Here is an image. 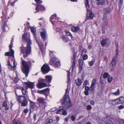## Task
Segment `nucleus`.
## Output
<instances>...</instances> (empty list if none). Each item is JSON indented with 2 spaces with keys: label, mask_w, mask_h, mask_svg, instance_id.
<instances>
[{
  "label": "nucleus",
  "mask_w": 124,
  "mask_h": 124,
  "mask_svg": "<svg viewBox=\"0 0 124 124\" xmlns=\"http://www.w3.org/2000/svg\"><path fill=\"white\" fill-rule=\"evenodd\" d=\"M22 63L23 67L22 68L23 72L25 75V76L27 77L29 73V67L31 66V63L30 61L27 62L23 60L22 58H21Z\"/></svg>",
  "instance_id": "3"
},
{
  "label": "nucleus",
  "mask_w": 124,
  "mask_h": 124,
  "mask_svg": "<svg viewBox=\"0 0 124 124\" xmlns=\"http://www.w3.org/2000/svg\"><path fill=\"white\" fill-rule=\"evenodd\" d=\"M64 108L58 110L57 112L56 113L57 114H62V112Z\"/></svg>",
  "instance_id": "34"
},
{
  "label": "nucleus",
  "mask_w": 124,
  "mask_h": 124,
  "mask_svg": "<svg viewBox=\"0 0 124 124\" xmlns=\"http://www.w3.org/2000/svg\"><path fill=\"white\" fill-rule=\"evenodd\" d=\"M66 33L67 36H70L71 38H72V36L71 34L69 32L67 31L66 32Z\"/></svg>",
  "instance_id": "42"
},
{
  "label": "nucleus",
  "mask_w": 124,
  "mask_h": 124,
  "mask_svg": "<svg viewBox=\"0 0 124 124\" xmlns=\"http://www.w3.org/2000/svg\"><path fill=\"white\" fill-rule=\"evenodd\" d=\"M120 93V90L119 89L117 90L116 92L113 93V94L115 96L118 95Z\"/></svg>",
  "instance_id": "32"
},
{
  "label": "nucleus",
  "mask_w": 124,
  "mask_h": 124,
  "mask_svg": "<svg viewBox=\"0 0 124 124\" xmlns=\"http://www.w3.org/2000/svg\"><path fill=\"white\" fill-rule=\"evenodd\" d=\"M13 42V41H11V44L9 46V51L5 53V56H9L11 55L13 58L14 57V51L12 49V46L13 45L12 42Z\"/></svg>",
  "instance_id": "6"
},
{
  "label": "nucleus",
  "mask_w": 124,
  "mask_h": 124,
  "mask_svg": "<svg viewBox=\"0 0 124 124\" xmlns=\"http://www.w3.org/2000/svg\"><path fill=\"white\" fill-rule=\"evenodd\" d=\"M8 65V68H11L13 67V66L11 65L10 62L9 61H8L7 63Z\"/></svg>",
  "instance_id": "44"
},
{
  "label": "nucleus",
  "mask_w": 124,
  "mask_h": 124,
  "mask_svg": "<svg viewBox=\"0 0 124 124\" xmlns=\"http://www.w3.org/2000/svg\"><path fill=\"white\" fill-rule=\"evenodd\" d=\"M21 105L22 106H25L27 104L28 101L26 100V99L24 100L22 102H21Z\"/></svg>",
  "instance_id": "24"
},
{
  "label": "nucleus",
  "mask_w": 124,
  "mask_h": 124,
  "mask_svg": "<svg viewBox=\"0 0 124 124\" xmlns=\"http://www.w3.org/2000/svg\"><path fill=\"white\" fill-rule=\"evenodd\" d=\"M67 111L65 110H64L63 109V110L62 112V114L63 115H66L67 114Z\"/></svg>",
  "instance_id": "49"
},
{
  "label": "nucleus",
  "mask_w": 124,
  "mask_h": 124,
  "mask_svg": "<svg viewBox=\"0 0 124 124\" xmlns=\"http://www.w3.org/2000/svg\"><path fill=\"white\" fill-rule=\"evenodd\" d=\"M119 100L120 104L124 102V97H121L120 99H119Z\"/></svg>",
  "instance_id": "33"
},
{
  "label": "nucleus",
  "mask_w": 124,
  "mask_h": 124,
  "mask_svg": "<svg viewBox=\"0 0 124 124\" xmlns=\"http://www.w3.org/2000/svg\"><path fill=\"white\" fill-rule=\"evenodd\" d=\"M62 39L64 41V42H67L68 41V39H67L66 37H65L64 36L63 37Z\"/></svg>",
  "instance_id": "47"
},
{
  "label": "nucleus",
  "mask_w": 124,
  "mask_h": 124,
  "mask_svg": "<svg viewBox=\"0 0 124 124\" xmlns=\"http://www.w3.org/2000/svg\"><path fill=\"white\" fill-rule=\"evenodd\" d=\"M70 74L69 72H68L67 74V78H68V81L67 82L68 83H69L70 81Z\"/></svg>",
  "instance_id": "45"
},
{
  "label": "nucleus",
  "mask_w": 124,
  "mask_h": 124,
  "mask_svg": "<svg viewBox=\"0 0 124 124\" xmlns=\"http://www.w3.org/2000/svg\"><path fill=\"white\" fill-rule=\"evenodd\" d=\"M110 42L109 40L108 39H103L101 42L102 46H104L105 44H107Z\"/></svg>",
  "instance_id": "16"
},
{
  "label": "nucleus",
  "mask_w": 124,
  "mask_h": 124,
  "mask_svg": "<svg viewBox=\"0 0 124 124\" xmlns=\"http://www.w3.org/2000/svg\"><path fill=\"white\" fill-rule=\"evenodd\" d=\"M53 122V120L52 119H47L45 122V124H50Z\"/></svg>",
  "instance_id": "27"
},
{
  "label": "nucleus",
  "mask_w": 124,
  "mask_h": 124,
  "mask_svg": "<svg viewBox=\"0 0 124 124\" xmlns=\"http://www.w3.org/2000/svg\"><path fill=\"white\" fill-rule=\"evenodd\" d=\"M46 84L43 82H40V79L39 80V83L37 85V87L39 88H43L46 86Z\"/></svg>",
  "instance_id": "15"
},
{
  "label": "nucleus",
  "mask_w": 124,
  "mask_h": 124,
  "mask_svg": "<svg viewBox=\"0 0 124 124\" xmlns=\"http://www.w3.org/2000/svg\"><path fill=\"white\" fill-rule=\"evenodd\" d=\"M94 89V87L93 86L91 85L90 90L91 91H93Z\"/></svg>",
  "instance_id": "56"
},
{
  "label": "nucleus",
  "mask_w": 124,
  "mask_h": 124,
  "mask_svg": "<svg viewBox=\"0 0 124 124\" xmlns=\"http://www.w3.org/2000/svg\"><path fill=\"white\" fill-rule=\"evenodd\" d=\"M75 54L74 53L73 54V62L72 63V70L73 69V68H74V67H75Z\"/></svg>",
  "instance_id": "22"
},
{
  "label": "nucleus",
  "mask_w": 124,
  "mask_h": 124,
  "mask_svg": "<svg viewBox=\"0 0 124 124\" xmlns=\"http://www.w3.org/2000/svg\"><path fill=\"white\" fill-rule=\"evenodd\" d=\"M75 82L76 85L78 86L80 85L82 83L81 80L78 78L75 80Z\"/></svg>",
  "instance_id": "21"
},
{
  "label": "nucleus",
  "mask_w": 124,
  "mask_h": 124,
  "mask_svg": "<svg viewBox=\"0 0 124 124\" xmlns=\"http://www.w3.org/2000/svg\"><path fill=\"white\" fill-rule=\"evenodd\" d=\"M109 75H109L108 73L105 72L103 75V77L104 78H108V76H109Z\"/></svg>",
  "instance_id": "35"
},
{
  "label": "nucleus",
  "mask_w": 124,
  "mask_h": 124,
  "mask_svg": "<svg viewBox=\"0 0 124 124\" xmlns=\"http://www.w3.org/2000/svg\"><path fill=\"white\" fill-rule=\"evenodd\" d=\"M42 72L43 74L47 73L50 70V68L46 64H44L41 68Z\"/></svg>",
  "instance_id": "8"
},
{
  "label": "nucleus",
  "mask_w": 124,
  "mask_h": 124,
  "mask_svg": "<svg viewBox=\"0 0 124 124\" xmlns=\"http://www.w3.org/2000/svg\"><path fill=\"white\" fill-rule=\"evenodd\" d=\"M46 81V80H45H45L44 79H42L41 80L40 82H45V81Z\"/></svg>",
  "instance_id": "64"
},
{
  "label": "nucleus",
  "mask_w": 124,
  "mask_h": 124,
  "mask_svg": "<svg viewBox=\"0 0 124 124\" xmlns=\"http://www.w3.org/2000/svg\"><path fill=\"white\" fill-rule=\"evenodd\" d=\"M53 52H54L53 51H51L49 53L50 55L51 56H53Z\"/></svg>",
  "instance_id": "60"
},
{
  "label": "nucleus",
  "mask_w": 124,
  "mask_h": 124,
  "mask_svg": "<svg viewBox=\"0 0 124 124\" xmlns=\"http://www.w3.org/2000/svg\"><path fill=\"white\" fill-rule=\"evenodd\" d=\"M55 30L57 31V32H60L61 31V29L59 27H57L56 28Z\"/></svg>",
  "instance_id": "53"
},
{
  "label": "nucleus",
  "mask_w": 124,
  "mask_h": 124,
  "mask_svg": "<svg viewBox=\"0 0 124 124\" xmlns=\"http://www.w3.org/2000/svg\"><path fill=\"white\" fill-rule=\"evenodd\" d=\"M30 29L31 30V32L33 34L34 37L35 39H36V41H37V39L36 37V29L35 28H34L33 27H31L30 28Z\"/></svg>",
  "instance_id": "19"
},
{
  "label": "nucleus",
  "mask_w": 124,
  "mask_h": 124,
  "mask_svg": "<svg viewBox=\"0 0 124 124\" xmlns=\"http://www.w3.org/2000/svg\"><path fill=\"white\" fill-rule=\"evenodd\" d=\"M39 93L44 94L45 96H47L49 93V88H45L43 90L38 91Z\"/></svg>",
  "instance_id": "12"
},
{
  "label": "nucleus",
  "mask_w": 124,
  "mask_h": 124,
  "mask_svg": "<svg viewBox=\"0 0 124 124\" xmlns=\"http://www.w3.org/2000/svg\"><path fill=\"white\" fill-rule=\"evenodd\" d=\"M116 60L115 58H113L110 64L109 68L111 70H114L116 67Z\"/></svg>",
  "instance_id": "7"
},
{
  "label": "nucleus",
  "mask_w": 124,
  "mask_h": 124,
  "mask_svg": "<svg viewBox=\"0 0 124 124\" xmlns=\"http://www.w3.org/2000/svg\"><path fill=\"white\" fill-rule=\"evenodd\" d=\"M90 103L91 104L93 105H94L95 103L93 101H91Z\"/></svg>",
  "instance_id": "63"
},
{
  "label": "nucleus",
  "mask_w": 124,
  "mask_h": 124,
  "mask_svg": "<svg viewBox=\"0 0 124 124\" xmlns=\"http://www.w3.org/2000/svg\"><path fill=\"white\" fill-rule=\"evenodd\" d=\"M56 20H58V18L56 17V15L55 14H54L51 16L50 19V21L53 25L54 24L53 23L55 22Z\"/></svg>",
  "instance_id": "13"
},
{
  "label": "nucleus",
  "mask_w": 124,
  "mask_h": 124,
  "mask_svg": "<svg viewBox=\"0 0 124 124\" xmlns=\"http://www.w3.org/2000/svg\"><path fill=\"white\" fill-rule=\"evenodd\" d=\"M27 98V97H25V96L20 95L18 97V100L21 103L25 99V98Z\"/></svg>",
  "instance_id": "20"
},
{
  "label": "nucleus",
  "mask_w": 124,
  "mask_h": 124,
  "mask_svg": "<svg viewBox=\"0 0 124 124\" xmlns=\"http://www.w3.org/2000/svg\"><path fill=\"white\" fill-rule=\"evenodd\" d=\"M97 3V4L98 5H103L105 2L104 0H102L100 1H99Z\"/></svg>",
  "instance_id": "30"
},
{
  "label": "nucleus",
  "mask_w": 124,
  "mask_h": 124,
  "mask_svg": "<svg viewBox=\"0 0 124 124\" xmlns=\"http://www.w3.org/2000/svg\"><path fill=\"white\" fill-rule=\"evenodd\" d=\"M88 83L89 82L87 80H85L83 83V85L85 86L87 85Z\"/></svg>",
  "instance_id": "48"
},
{
  "label": "nucleus",
  "mask_w": 124,
  "mask_h": 124,
  "mask_svg": "<svg viewBox=\"0 0 124 124\" xmlns=\"http://www.w3.org/2000/svg\"><path fill=\"white\" fill-rule=\"evenodd\" d=\"M42 31L40 32V35L42 39L44 41L46 40L47 33L46 31L44 29H42Z\"/></svg>",
  "instance_id": "11"
},
{
  "label": "nucleus",
  "mask_w": 124,
  "mask_h": 124,
  "mask_svg": "<svg viewBox=\"0 0 124 124\" xmlns=\"http://www.w3.org/2000/svg\"><path fill=\"white\" fill-rule=\"evenodd\" d=\"M35 1L37 3H41L42 2L41 0H35Z\"/></svg>",
  "instance_id": "55"
},
{
  "label": "nucleus",
  "mask_w": 124,
  "mask_h": 124,
  "mask_svg": "<svg viewBox=\"0 0 124 124\" xmlns=\"http://www.w3.org/2000/svg\"><path fill=\"white\" fill-rule=\"evenodd\" d=\"M70 118L72 121H74L76 119V116L74 115H72L70 116Z\"/></svg>",
  "instance_id": "36"
},
{
  "label": "nucleus",
  "mask_w": 124,
  "mask_h": 124,
  "mask_svg": "<svg viewBox=\"0 0 124 124\" xmlns=\"http://www.w3.org/2000/svg\"><path fill=\"white\" fill-rule=\"evenodd\" d=\"M27 43L26 47H25L21 46V51L22 52L23 54V56L25 58L31 52V40L29 38L27 39H26Z\"/></svg>",
  "instance_id": "2"
},
{
  "label": "nucleus",
  "mask_w": 124,
  "mask_h": 124,
  "mask_svg": "<svg viewBox=\"0 0 124 124\" xmlns=\"http://www.w3.org/2000/svg\"><path fill=\"white\" fill-rule=\"evenodd\" d=\"M104 13L106 14H108L110 12V9L109 8H105L104 9Z\"/></svg>",
  "instance_id": "26"
},
{
  "label": "nucleus",
  "mask_w": 124,
  "mask_h": 124,
  "mask_svg": "<svg viewBox=\"0 0 124 124\" xmlns=\"http://www.w3.org/2000/svg\"><path fill=\"white\" fill-rule=\"evenodd\" d=\"M117 49L116 51V56H115L114 58H115V59H116V60L117 59V58L118 57V47L117 46Z\"/></svg>",
  "instance_id": "39"
},
{
  "label": "nucleus",
  "mask_w": 124,
  "mask_h": 124,
  "mask_svg": "<svg viewBox=\"0 0 124 124\" xmlns=\"http://www.w3.org/2000/svg\"><path fill=\"white\" fill-rule=\"evenodd\" d=\"M107 81L109 83H110L112 81L113 78L111 76H110V75L109 76H108L107 78Z\"/></svg>",
  "instance_id": "31"
},
{
  "label": "nucleus",
  "mask_w": 124,
  "mask_h": 124,
  "mask_svg": "<svg viewBox=\"0 0 124 124\" xmlns=\"http://www.w3.org/2000/svg\"><path fill=\"white\" fill-rule=\"evenodd\" d=\"M13 124H22L20 121L15 119L13 120Z\"/></svg>",
  "instance_id": "28"
},
{
  "label": "nucleus",
  "mask_w": 124,
  "mask_h": 124,
  "mask_svg": "<svg viewBox=\"0 0 124 124\" xmlns=\"http://www.w3.org/2000/svg\"><path fill=\"white\" fill-rule=\"evenodd\" d=\"M94 63V61L92 60L91 61L88 62V64L90 66H93Z\"/></svg>",
  "instance_id": "40"
},
{
  "label": "nucleus",
  "mask_w": 124,
  "mask_h": 124,
  "mask_svg": "<svg viewBox=\"0 0 124 124\" xmlns=\"http://www.w3.org/2000/svg\"><path fill=\"white\" fill-rule=\"evenodd\" d=\"M45 80L48 83H50L51 82L52 79V77L51 76L46 75L45 77Z\"/></svg>",
  "instance_id": "17"
},
{
  "label": "nucleus",
  "mask_w": 124,
  "mask_h": 124,
  "mask_svg": "<svg viewBox=\"0 0 124 124\" xmlns=\"http://www.w3.org/2000/svg\"><path fill=\"white\" fill-rule=\"evenodd\" d=\"M92 107L90 105H88L86 106V109L88 110H90L92 109Z\"/></svg>",
  "instance_id": "37"
},
{
  "label": "nucleus",
  "mask_w": 124,
  "mask_h": 124,
  "mask_svg": "<svg viewBox=\"0 0 124 124\" xmlns=\"http://www.w3.org/2000/svg\"><path fill=\"white\" fill-rule=\"evenodd\" d=\"M85 89L86 91H88L89 90L90 88L88 86H86L85 87Z\"/></svg>",
  "instance_id": "59"
},
{
  "label": "nucleus",
  "mask_w": 124,
  "mask_h": 124,
  "mask_svg": "<svg viewBox=\"0 0 124 124\" xmlns=\"http://www.w3.org/2000/svg\"><path fill=\"white\" fill-rule=\"evenodd\" d=\"M38 102L41 104H43L45 105H46V103L45 102L46 100L42 98H39L37 100Z\"/></svg>",
  "instance_id": "14"
},
{
  "label": "nucleus",
  "mask_w": 124,
  "mask_h": 124,
  "mask_svg": "<svg viewBox=\"0 0 124 124\" xmlns=\"http://www.w3.org/2000/svg\"><path fill=\"white\" fill-rule=\"evenodd\" d=\"M79 29L78 26L73 27L71 28V30L72 31L75 32L78 31L79 30Z\"/></svg>",
  "instance_id": "23"
},
{
  "label": "nucleus",
  "mask_w": 124,
  "mask_h": 124,
  "mask_svg": "<svg viewBox=\"0 0 124 124\" xmlns=\"http://www.w3.org/2000/svg\"><path fill=\"white\" fill-rule=\"evenodd\" d=\"M69 89L67 88L66 90V92L64 99L61 100L62 104L63 107V108H68L72 106L70 102V100L68 96Z\"/></svg>",
  "instance_id": "1"
},
{
  "label": "nucleus",
  "mask_w": 124,
  "mask_h": 124,
  "mask_svg": "<svg viewBox=\"0 0 124 124\" xmlns=\"http://www.w3.org/2000/svg\"><path fill=\"white\" fill-rule=\"evenodd\" d=\"M78 62L79 66V69L81 71L83 68V61L81 59H79V60Z\"/></svg>",
  "instance_id": "18"
},
{
  "label": "nucleus",
  "mask_w": 124,
  "mask_h": 124,
  "mask_svg": "<svg viewBox=\"0 0 124 124\" xmlns=\"http://www.w3.org/2000/svg\"><path fill=\"white\" fill-rule=\"evenodd\" d=\"M106 124H112V122L110 120H108L106 122Z\"/></svg>",
  "instance_id": "50"
},
{
  "label": "nucleus",
  "mask_w": 124,
  "mask_h": 124,
  "mask_svg": "<svg viewBox=\"0 0 124 124\" xmlns=\"http://www.w3.org/2000/svg\"><path fill=\"white\" fill-rule=\"evenodd\" d=\"M24 83L26 85L25 88L27 89L28 88H33L34 86V83L31 82H25Z\"/></svg>",
  "instance_id": "9"
},
{
  "label": "nucleus",
  "mask_w": 124,
  "mask_h": 124,
  "mask_svg": "<svg viewBox=\"0 0 124 124\" xmlns=\"http://www.w3.org/2000/svg\"><path fill=\"white\" fill-rule=\"evenodd\" d=\"M87 52V50L85 48H83L81 54V55H83L84 53H85Z\"/></svg>",
  "instance_id": "41"
},
{
  "label": "nucleus",
  "mask_w": 124,
  "mask_h": 124,
  "mask_svg": "<svg viewBox=\"0 0 124 124\" xmlns=\"http://www.w3.org/2000/svg\"><path fill=\"white\" fill-rule=\"evenodd\" d=\"M49 62L51 65L54 66L56 67H59L60 65V62L58 59L55 57L51 58Z\"/></svg>",
  "instance_id": "5"
},
{
  "label": "nucleus",
  "mask_w": 124,
  "mask_h": 124,
  "mask_svg": "<svg viewBox=\"0 0 124 124\" xmlns=\"http://www.w3.org/2000/svg\"><path fill=\"white\" fill-rule=\"evenodd\" d=\"M123 3V0H120V2L119 3V5L121 6Z\"/></svg>",
  "instance_id": "57"
},
{
  "label": "nucleus",
  "mask_w": 124,
  "mask_h": 124,
  "mask_svg": "<svg viewBox=\"0 0 124 124\" xmlns=\"http://www.w3.org/2000/svg\"><path fill=\"white\" fill-rule=\"evenodd\" d=\"M124 108V106L123 105H121L119 107V109H121Z\"/></svg>",
  "instance_id": "58"
},
{
  "label": "nucleus",
  "mask_w": 124,
  "mask_h": 124,
  "mask_svg": "<svg viewBox=\"0 0 124 124\" xmlns=\"http://www.w3.org/2000/svg\"><path fill=\"white\" fill-rule=\"evenodd\" d=\"M84 93L86 95H88L89 93L88 91H85Z\"/></svg>",
  "instance_id": "61"
},
{
  "label": "nucleus",
  "mask_w": 124,
  "mask_h": 124,
  "mask_svg": "<svg viewBox=\"0 0 124 124\" xmlns=\"http://www.w3.org/2000/svg\"><path fill=\"white\" fill-rule=\"evenodd\" d=\"M13 65H14V66L13 67V68H14L16 66V64H15V61H14L13 62Z\"/></svg>",
  "instance_id": "62"
},
{
  "label": "nucleus",
  "mask_w": 124,
  "mask_h": 124,
  "mask_svg": "<svg viewBox=\"0 0 124 124\" xmlns=\"http://www.w3.org/2000/svg\"><path fill=\"white\" fill-rule=\"evenodd\" d=\"M96 80L95 79H93V80L91 83V85L93 86L95 85Z\"/></svg>",
  "instance_id": "46"
},
{
  "label": "nucleus",
  "mask_w": 124,
  "mask_h": 124,
  "mask_svg": "<svg viewBox=\"0 0 124 124\" xmlns=\"http://www.w3.org/2000/svg\"><path fill=\"white\" fill-rule=\"evenodd\" d=\"M85 5L87 10V14L86 18L87 20L92 19L94 16V15L90 11V8L88 0H85Z\"/></svg>",
  "instance_id": "4"
},
{
  "label": "nucleus",
  "mask_w": 124,
  "mask_h": 124,
  "mask_svg": "<svg viewBox=\"0 0 124 124\" xmlns=\"http://www.w3.org/2000/svg\"><path fill=\"white\" fill-rule=\"evenodd\" d=\"M88 57L87 54L84 55L83 57V59L84 60H85L88 59Z\"/></svg>",
  "instance_id": "43"
},
{
  "label": "nucleus",
  "mask_w": 124,
  "mask_h": 124,
  "mask_svg": "<svg viewBox=\"0 0 124 124\" xmlns=\"http://www.w3.org/2000/svg\"><path fill=\"white\" fill-rule=\"evenodd\" d=\"M112 103L114 105L120 104L119 99H117L113 101Z\"/></svg>",
  "instance_id": "25"
},
{
  "label": "nucleus",
  "mask_w": 124,
  "mask_h": 124,
  "mask_svg": "<svg viewBox=\"0 0 124 124\" xmlns=\"http://www.w3.org/2000/svg\"><path fill=\"white\" fill-rule=\"evenodd\" d=\"M30 105L31 107L32 108H34L35 107L34 103L31 101L30 102Z\"/></svg>",
  "instance_id": "38"
},
{
  "label": "nucleus",
  "mask_w": 124,
  "mask_h": 124,
  "mask_svg": "<svg viewBox=\"0 0 124 124\" xmlns=\"http://www.w3.org/2000/svg\"><path fill=\"white\" fill-rule=\"evenodd\" d=\"M35 9L36 13L38 12L40 10L43 11L45 10V8L44 6L40 4H37Z\"/></svg>",
  "instance_id": "10"
},
{
  "label": "nucleus",
  "mask_w": 124,
  "mask_h": 124,
  "mask_svg": "<svg viewBox=\"0 0 124 124\" xmlns=\"http://www.w3.org/2000/svg\"><path fill=\"white\" fill-rule=\"evenodd\" d=\"M36 42H37L40 48V49L42 50L43 48V46L42 43L41 42H38L37 41H36Z\"/></svg>",
  "instance_id": "29"
},
{
  "label": "nucleus",
  "mask_w": 124,
  "mask_h": 124,
  "mask_svg": "<svg viewBox=\"0 0 124 124\" xmlns=\"http://www.w3.org/2000/svg\"><path fill=\"white\" fill-rule=\"evenodd\" d=\"M27 36V34L26 33H24L23 35V36L22 37L23 39L25 40L26 37Z\"/></svg>",
  "instance_id": "51"
},
{
  "label": "nucleus",
  "mask_w": 124,
  "mask_h": 124,
  "mask_svg": "<svg viewBox=\"0 0 124 124\" xmlns=\"http://www.w3.org/2000/svg\"><path fill=\"white\" fill-rule=\"evenodd\" d=\"M7 102L6 101H4L3 103V106L4 107H6L7 106Z\"/></svg>",
  "instance_id": "54"
},
{
  "label": "nucleus",
  "mask_w": 124,
  "mask_h": 124,
  "mask_svg": "<svg viewBox=\"0 0 124 124\" xmlns=\"http://www.w3.org/2000/svg\"><path fill=\"white\" fill-rule=\"evenodd\" d=\"M22 92L23 94V95H25L26 93V90H25L24 89H24H23L22 90Z\"/></svg>",
  "instance_id": "52"
}]
</instances>
